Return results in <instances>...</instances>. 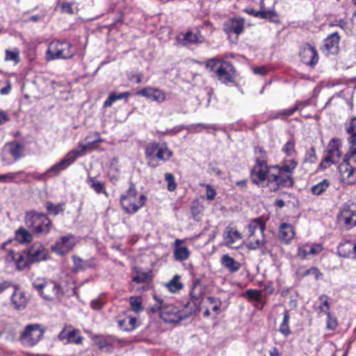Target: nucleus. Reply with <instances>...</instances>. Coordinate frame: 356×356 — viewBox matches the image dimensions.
I'll return each mask as SVG.
<instances>
[{
  "mask_svg": "<svg viewBox=\"0 0 356 356\" xmlns=\"http://www.w3.org/2000/svg\"><path fill=\"white\" fill-rule=\"evenodd\" d=\"M147 165L151 168H156L158 164L154 163V159L159 161H167L172 156V152L168 149L165 143L160 144L156 142H152L147 144L145 152Z\"/></svg>",
  "mask_w": 356,
  "mask_h": 356,
  "instance_id": "39448f33",
  "label": "nucleus"
},
{
  "mask_svg": "<svg viewBox=\"0 0 356 356\" xmlns=\"http://www.w3.org/2000/svg\"><path fill=\"white\" fill-rule=\"evenodd\" d=\"M92 143H89L87 145H83L81 146V150H72L69 152L66 156L62 159L60 162L53 165L47 172H54L56 175H58L61 170L65 169L67 166L74 162L76 157L80 156L81 153L85 152L88 148H90Z\"/></svg>",
  "mask_w": 356,
  "mask_h": 356,
  "instance_id": "9d476101",
  "label": "nucleus"
},
{
  "mask_svg": "<svg viewBox=\"0 0 356 356\" xmlns=\"http://www.w3.org/2000/svg\"><path fill=\"white\" fill-rule=\"evenodd\" d=\"M42 335H20L19 341L25 347H31L35 345Z\"/></svg>",
  "mask_w": 356,
  "mask_h": 356,
  "instance_id": "2f4dec72",
  "label": "nucleus"
},
{
  "mask_svg": "<svg viewBox=\"0 0 356 356\" xmlns=\"http://www.w3.org/2000/svg\"><path fill=\"white\" fill-rule=\"evenodd\" d=\"M6 86L0 89L1 95H8L11 90L10 81L8 79L5 81Z\"/></svg>",
  "mask_w": 356,
  "mask_h": 356,
  "instance_id": "69168bd1",
  "label": "nucleus"
},
{
  "mask_svg": "<svg viewBox=\"0 0 356 356\" xmlns=\"http://www.w3.org/2000/svg\"><path fill=\"white\" fill-rule=\"evenodd\" d=\"M296 165L297 162L291 159L286 160L281 167L279 165L273 166V168L278 169V172L277 174L268 175V188L269 190L276 191L285 186H292L293 181L291 177V174L296 168Z\"/></svg>",
  "mask_w": 356,
  "mask_h": 356,
  "instance_id": "f03ea898",
  "label": "nucleus"
},
{
  "mask_svg": "<svg viewBox=\"0 0 356 356\" xmlns=\"http://www.w3.org/2000/svg\"><path fill=\"white\" fill-rule=\"evenodd\" d=\"M339 36L337 33L330 35L325 40L321 50L327 55L337 53L339 48Z\"/></svg>",
  "mask_w": 356,
  "mask_h": 356,
  "instance_id": "412c9836",
  "label": "nucleus"
},
{
  "mask_svg": "<svg viewBox=\"0 0 356 356\" xmlns=\"http://www.w3.org/2000/svg\"><path fill=\"white\" fill-rule=\"evenodd\" d=\"M207 299L211 305L212 311L216 314H219L220 312V309L222 305L221 300L219 298L213 296H209Z\"/></svg>",
  "mask_w": 356,
  "mask_h": 356,
  "instance_id": "a18cd8bd",
  "label": "nucleus"
},
{
  "mask_svg": "<svg viewBox=\"0 0 356 356\" xmlns=\"http://www.w3.org/2000/svg\"><path fill=\"white\" fill-rule=\"evenodd\" d=\"M346 131L351 136L348 138L350 144L348 152L346 154V159H353L356 162V118H353L346 127Z\"/></svg>",
  "mask_w": 356,
  "mask_h": 356,
  "instance_id": "f3484780",
  "label": "nucleus"
},
{
  "mask_svg": "<svg viewBox=\"0 0 356 356\" xmlns=\"http://www.w3.org/2000/svg\"><path fill=\"white\" fill-rule=\"evenodd\" d=\"M206 195L207 198L209 200H214L216 195V190L209 184L206 186Z\"/></svg>",
  "mask_w": 356,
  "mask_h": 356,
  "instance_id": "e2e57ef3",
  "label": "nucleus"
},
{
  "mask_svg": "<svg viewBox=\"0 0 356 356\" xmlns=\"http://www.w3.org/2000/svg\"><path fill=\"white\" fill-rule=\"evenodd\" d=\"M75 243L76 240L72 234L63 236L51 245V249L57 254L63 255L72 250Z\"/></svg>",
  "mask_w": 356,
  "mask_h": 356,
  "instance_id": "ddd939ff",
  "label": "nucleus"
},
{
  "mask_svg": "<svg viewBox=\"0 0 356 356\" xmlns=\"http://www.w3.org/2000/svg\"><path fill=\"white\" fill-rule=\"evenodd\" d=\"M31 262L46 260L47 251L40 243L33 244L28 250Z\"/></svg>",
  "mask_w": 356,
  "mask_h": 356,
  "instance_id": "5701e85b",
  "label": "nucleus"
},
{
  "mask_svg": "<svg viewBox=\"0 0 356 356\" xmlns=\"http://www.w3.org/2000/svg\"><path fill=\"white\" fill-rule=\"evenodd\" d=\"M119 325L122 330L131 332L137 325V318L134 317H127L119 321Z\"/></svg>",
  "mask_w": 356,
  "mask_h": 356,
  "instance_id": "72a5a7b5",
  "label": "nucleus"
},
{
  "mask_svg": "<svg viewBox=\"0 0 356 356\" xmlns=\"http://www.w3.org/2000/svg\"><path fill=\"white\" fill-rule=\"evenodd\" d=\"M339 256L356 259V243L346 241L341 243L337 248Z\"/></svg>",
  "mask_w": 356,
  "mask_h": 356,
  "instance_id": "4be33fe9",
  "label": "nucleus"
},
{
  "mask_svg": "<svg viewBox=\"0 0 356 356\" xmlns=\"http://www.w3.org/2000/svg\"><path fill=\"white\" fill-rule=\"evenodd\" d=\"M183 40L184 42V44L201 42L198 35L191 31H188L184 35Z\"/></svg>",
  "mask_w": 356,
  "mask_h": 356,
  "instance_id": "09e8293b",
  "label": "nucleus"
},
{
  "mask_svg": "<svg viewBox=\"0 0 356 356\" xmlns=\"http://www.w3.org/2000/svg\"><path fill=\"white\" fill-rule=\"evenodd\" d=\"M88 184L97 193H104L107 195L104 183L97 180L95 177H88Z\"/></svg>",
  "mask_w": 356,
  "mask_h": 356,
  "instance_id": "c756f323",
  "label": "nucleus"
},
{
  "mask_svg": "<svg viewBox=\"0 0 356 356\" xmlns=\"http://www.w3.org/2000/svg\"><path fill=\"white\" fill-rule=\"evenodd\" d=\"M76 330L72 325H65L60 334H76Z\"/></svg>",
  "mask_w": 356,
  "mask_h": 356,
  "instance_id": "338daca9",
  "label": "nucleus"
},
{
  "mask_svg": "<svg viewBox=\"0 0 356 356\" xmlns=\"http://www.w3.org/2000/svg\"><path fill=\"white\" fill-rule=\"evenodd\" d=\"M289 312L286 309L284 312L283 315V320L281 323L279 328V331L282 332V334H289L290 330H289Z\"/></svg>",
  "mask_w": 356,
  "mask_h": 356,
  "instance_id": "37998d69",
  "label": "nucleus"
},
{
  "mask_svg": "<svg viewBox=\"0 0 356 356\" xmlns=\"http://www.w3.org/2000/svg\"><path fill=\"white\" fill-rule=\"evenodd\" d=\"M338 220L346 228H352L356 225V204L346 205L341 210Z\"/></svg>",
  "mask_w": 356,
  "mask_h": 356,
  "instance_id": "4468645a",
  "label": "nucleus"
},
{
  "mask_svg": "<svg viewBox=\"0 0 356 356\" xmlns=\"http://www.w3.org/2000/svg\"><path fill=\"white\" fill-rule=\"evenodd\" d=\"M45 208L49 214L56 216L60 212L63 211V204H54L52 202L47 201L45 203Z\"/></svg>",
  "mask_w": 356,
  "mask_h": 356,
  "instance_id": "ea45409f",
  "label": "nucleus"
},
{
  "mask_svg": "<svg viewBox=\"0 0 356 356\" xmlns=\"http://www.w3.org/2000/svg\"><path fill=\"white\" fill-rule=\"evenodd\" d=\"M15 238L20 243H29L33 238L32 234L24 227H20L15 232Z\"/></svg>",
  "mask_w": 356,
  "mask_h": 356,
  "instance_id": "473e14b6",
  "label": "nucleus"
},
{
  "mask_svg": "<svg viewBox=\"0 0 356 356\" xmlns=\"http://www.w3.org/2000/svg\"><path fill=\"white\" fill-rule=\"evenodd\" d=\"M47 331V327L42 325L39 323H33L26 325L22 334H31L33 332H39L40 334H43Z\"/></svg>",
  "mask_w": 356,
  "mask_h": 356,
  "instance_id": "e433bc0d",
  "label": "nucleus"
},
{
  "mask_svg": "<svg viewBox=\"0 0 356 356\" xmlns=\"http://www.w3.org/2000/svg\"><path fill=\"white\" fill-rule=\"evenodd\" d=\"M221 264L230 273L236 272L241 268V264L228 254L222 255L221 258Z\"/></svg>",
  "mask_w": 356,
  "mask_h": 356,
  "instance_id": "a878e982",
  "label": "nucleus"
},
{
  "mask_svg": "<svg viewBox=\"0 0 356 356\" xmlns=\"http://www.w3.org/2000/svg\"><path fill=\"white\" fill-rule=\"evenodd\" d=\"M314 275V277H315V278L316 280H318V277L322 275V274L320 273L319 270L316 267H312L309 269L305 270L302 273L303 276H305V275Z\"/></svg>",
  "mask_w": 356,
  "mask_h": 356,
  "instance_id": "052dcab7",
  "label": "nucleus"
},
{
  "mask_svg": "<svg viewBox=\"0 0 356 356\" xmlns=\"http://www.w3.org/2000/svg\"><path fill=\"white\" fill-rule=\"evenodd\" d=\"M6 148L15 160L20 158L23 154L24 146L17 141L7 143Z\"/></svg>",
  "mask_w": 356,
  "mask_h": 356,
  "instance_id": "bb28decb",
  "label": "nucleus"
},
{
  "mask_svg": "<svg viewBox=\"0 0 356 356\" xmlns=\"http://www.w3.org/2000/svg\"><path fill=\"white\" fill-rule=\"evenodd\" d=\"M151 281V271L144 272L136 268L133 271L130 289L137 292L147 291L149 289V284Z\"/></svg>",
  "mask_w": 356,
  "mask_h": 356,
  "instance_id": "6e6552de",
  "label": "nucleus"
},
{
  "mask_svg": "<svg viewBox=\"0 0 356 356\" xmlns=\"http://www.w3.org/2000/svg\"><path fill=\"white\" fill-rule=\"evenodd\" d=\"M302 61L307 65L314 67L318 61L316 48L309 44L302 45L299 53Z\"/></svg>",
  "mask_w": 356,
  "mask_h": 356,
  "instance_id": "dca6fc26",
  "label": "nucleus"
},
{
  "mask_svg": "<svg viewBox=\"0 0 356 356\" xmlns=\"http://www.w3.org/2000/svg\"><path fill=\"white\" fill-rule=\"evenodd\" d=\"M307 254H309L308 244L303 245L298 249L297 256L301 259H305Z\"/></svg>",
  "mask_w": 356,
  "mask_h": 356,
  "instance_id": "bf43d9fd",
  "label": "nucleus"
},
{
  "mask_svg": "<svg viewBox=\"0 0 356 356\" xmlns=\"http://www.w3.org/2000/svg\"><path fill=\"white\" fill-rule=\"evenodd\" d=\"M180 279V276L178 275H176L174 276L172 280H170L167 284V287L169 289V290L172 292H177V291L180 290L183 285L179 281Z\"/></svg>",
  "mask_w": 356,
  "mask_h": 356,
  "instance_id": "c03bdc74",
  "label": "nucleus"
},
{
  "mask_svg": "<svg viewBox=\"0 0 356 356\" xmlns=\"http://www.w3.org/2000/svg\"><path fill=\"white\" fill-rule=\"evenodd\" d=\"M244 29V20L241 17H233L227 19L223 24V30L227 33H234L241 34Z\"/></svg>",
  "mask_w": 356,
  "mask_h": 356,
  "instance_id": "6ab92c4d",
  "label": "nucleus"
},
{
  "mask_svg": "<svg viewBox=\"0 0 356 356\" xmlns=\"http://www.w3.org/2000/svg\"><path fill=\"white\" fill-rule=\"evenodd\" d=\"M165 180L168 183V190L174 191L177 188V184L175 181V177L172 174L167 172L165 174Z\"/></svg>",
  "mask_w": 356,
  "mask_h": 356,
  "instance_id": "8fccbe9b",
  "label": "nucleus"
},
{
  "mask_svg": "<svg viewBox=\"0 0 356 356\" xmlns=\"http://www.w3.org/2000/svg\"><path fill=\"white\" fill-rule=\"evenodd\" d=\"M283 151L289 156L296 153L295 142L293 140H289L283 147Z\"/></svg>",
  "mask_w": 356,
  "mask_h": 356,
  "instance_id": "603ef678",
  "label": "nucleus"
},
{
  "mask_svg": "<svg viewBox=\"0 0 356 356\" xmlns=\"http://www.w3.org/2000/svg\"><path fill=\"white\" fill-rule=\"evenodd\" d=\"M327 316V329L329 330H334L338 325L337 320L335 317H332L329 312L325 311Z\"/></svg>",
  "mask_w": 356,
  "mask_h": 356,
  "instance_id": "3c124183",
  "label": "nucleus"
},
{
  "mask_svg": "<svg viewBox=\"0 0 356 356\" xmlns=\"http://www.w3.org/2000/svg\"><path fill=\"white\" fill-rule=\"evenodd\" d=\"M323 250V248L321 245H309V254L316 255L318 254L321 250Z\"/></svg>",
  "mask_w": 356,
  "mask_h": 356,
  "instance_id": "0e129e2a",
  "label": "nucleus"
},
{
  "mask_svg": "<svg viewBox=\"0 0 356 356\" xmlns=\"http://www.w3.org/2000/svg\"><path fill=\"white\" fill-rule=\"evenodd\" d=\"M137 95L151 99L159 104L164 102L166 99L163 91L158 88H145L137 92Z\"/></svg>",
  "mask_w": 356,
  "mask_h": 356,
  "instance_id": "aec40b11",
  "label": "nucleus"
},
{
  "mask_svg": "<svg viewBox=\"0 0 356 356\" xmlns=\"http://www.w3.org/2000/svg\"><path fill=\"white\" fill-rule=\"evenodd\" d=\"M92 341L99 349L109 350L111 343L104 338V335H93Z\"/></svg>",
  "mask_w": 356,
  "mask_h": 356,
  "instance_id": "79ce46f5",
  "label": "nucleus"
},
{
  "mask_svg": "<svg viewBox=\"0 0 356 356\" xmlns=\"http://www.w3.org/2000/svg\"><path fill=\"white\" fill-rule=\"evenodd\" d=\"M341 145L339 139L333 138L327 146V155L323 159L319 164L321 169H325L332 164L337 163L341 156L340 148Z\"/></svg>",
  "mask_w": 356,
  "mask_h": 356,
  "instance_id": "1a4fd4ad",
  "label": "nucleus"
},
{
  "mask_svg": "<svg viewBox=\"0 0 356 356\" xmlns=\"http://www.w3.org/2000/svg\"><path fill=\"white\" fill-rule=\"evenodd\" d=\"M295 232L292 225L282 223L279 228V238L283 243L288 244L294 238Z\"/></svg>",
  "mask_w": 356,
  "mask_h": 356,
  "instance_id": "393cba45",
  "label": "nucleus"
},
{
  "mask_svg": "<svg viewBox=\"0 0 356 356\" xmlns=\"http://www.w3.org/2000/svg\"><path fill=\"white\" fill-rule=\"evenodd\" d=\"M6 259L8 261H15L17 268L19 270L24 269L32 264L27 250L21 252L15 253L13 250H10Z\"/></svg>",
  "mask_w": 356,
  "mask_h": 356,
  "instance_id": "a211bd4d",
  "label": "nucleus"
},
{
  "mask_svg": "<svg viewBox=\"0 0 356 356\" xmlns=\"http://www.w3.org/2000/svg\"><path fill=\"white\" fill-rule=\"evenodd\" d=\"M76 54V49L67 41H52L47 51L48 60L68 59Z\"/></svg>",
  "mask_w": 356,
  "mask_h": 356,
  "instance_id": "0eeeda50",
  "label": "nucleus"
},
{
  "mask_svg": "<svg viewBox=\"0 0 356 356\" xmlns=\"http://www.w3.org/2000/svg\"><path fill=\"white\" fill-rule=\"evenodd\" d=\"M24 222L27 227L38 234H47L52 226V222L47 215L35 211H27Z\"/></svg>",
  "mask_w": 356,
  "mask_h": 356,
  "instance_id": "7ed1b4c3",
  "label": "nucleus"
},
{
  "mask_svg": "<svg viewBox=\"0 0 356 356\" xmlns=\"http://www.w3.org/2000/svg\"><path fill=\"white\" fill-rule=\"evenodd\" d=\"M222 62V60H218L216 58L209 59L206 63L207 69H209L211 72H214L216 73V68L220 63Z\"/></svg>",
  "mask_w": 356,
  "mask_h": 356,
  "instance_id": "6e6d98bb",
  "label": "nucleus"
},
{
  "mask_svg": "<svg viewBox=\"0 0 356 356\" xmlns=\"http://www.w3.org/2000/svg\"><path fill=\"white\" fill-rule=\"evenodd\" d=\"M225 244L231 248H238L242 241V234L236 227L228 225L223 231Z\"/></svg>",
  "mask_w": 356,
  "mask_h": 356,
  "instance_id": "2eb2a0df",
  "label": "nucleus"
},
{
  "mask_svg": "<svg viewBox=\"0 0 356 356\" xmlns=\"http://www.w3.org/2000/svg\"><path fill=\"white\" fill-rule=\"evenodd\" d=\"M350 161H353V159H346L345 157L343 163H341L338 168L341 173L342 181L348 184H353L355 182V180L352 178L355 169L349 164L348 162Z\"/></svg>",
  "mask_w": 356,
  "mask_h": 356,
  "instance_id": "b1692460",
  "label": "nucleus"
},
{
  "mask_svg": "<svg viewBox=\"0 0 356 356\" xmlns=\"http://www.w3.org/2000/svg\"><path fill=\"white\" fill-rule=\"evenodd\" d=\"M243 296L249 300H254L256 302H260L262 299L261 292L254 289H248Z\"/></svg>",
  "mask_w": 356,
  "mask_h": 356,
  "instance_id": "a19ab883",
  "label": "nucleus"
},
{
  "mask_svg": "<svg viewBox=\"0 0 356 356\" xmlns=\"http://www.w3.org/2000/svg\"><path fill=\"white\" fill-rule=\"evenodd\" d=\"M129 303L134 312H139L143 309L142 307V298L140 296H131L129 298Z\"/></svg>",
  "mask_w": 356,
  "mask_h": 356,
  "instance_id": "49530a36",
  "label": "nucleus"
},
{
  "mask_svg": "<svg viewBox=\"0 0 356 356\" xmlns=\"http://www.w3.org/2000/svg\"><path fill=\"white\" fill-rule=\"evenodd\" d=\"M61 10L63 13L71 14L73 13L72 6L68 2H64L62 4Z\"/></svg>",
  "mask_w": 356,
  "mask_h": 356,
  "instance_id": "774afa93",
  "label": "nucleus"
},
{
  "mask_svg": "<svg viewBox=\"0 0 356 356\" xmlns=\"http://www.w3.org/2000/svg\"><path fill=\"white\" fill-rule=\"evenodd\" d=\"M16 173L8 172L5 175H0V182L9 183L14 181L16 177Z\"/></svg>",
  "mask_w": 356,
  "mask_h": 356,
  "instance_id": "13d9d810",
  "label": "nucleus"
},
{
  "mask_svg": "<svg viewBox=\"0 0 356 356\" xmlns=\"http://www.w3.org/2000/svg\"><path fill=\"white\" fill-rule=\"evenodd\" d=\"M271 168H273V166L268 167L266 161H262L261 163L256 162L251 171V179L252 181L259 185L264 184L266 179L268 181V175L273 174L270 172Z\"/></svg>",
  "mask_w": 356,
  "mask_h": 356,
  "instance_id": "f8f14e48",
  "label": "nucleus"
},
{
  "mask_svg": "<svg viewBox=\"0 0 356 356\" xmlns=\"http://www.w3.org/2000/svg\"><path fill=\"white\" fill-rule=\"evenodd\" d=\"M76 335H58V338L60 340L67 339V343L74 342L75 343H81L83 340V337L81 336H79L76 338Z\"/></svg>",
  "mask_w": 356,
  "mask_h": 356,
  "instance_id": "5fc2aeb1",
  "label": "nucleus"
},
{
  "mask_svg": "<svg viewBox=\"0 0 356 356\" xmlns=\"http://www.w3.org/2000/svg\"><path fill=\"white\" fill-rule=\"evenodd\" d=\"M204 293V287L201 284L200 279H195L193 281L190 295L195 300L199 299Z\"/></svg>",
  "mask_w": 356,
  "mask_h": 356,
  "instance_id": "7c9ffc66",
  "label": "nucleus"
},
{
  "mask_svg": "<svg viewBox=\"0 0 356 356\" xmlns=\"http://www.w3.org/2000/svg\"><path fill=\"white\" fill-rule=\"evenodd\" d=\"M216 70V75L218 80L223 83L234 81L236 78V69L230 62L222 60Z\"/></svg>",
  "mask_w": 356,
  "mask_h": 356,
  "instance_id": "9b49d317",
  "label": "nucleus"
},
{
  "mask_svg": "<svg viewBox=\"0 0 356 356\" xmlns=\"http://www.w3.org/2000/svg\"><path fill=\"white\" fill-rule=\"evenodd\" d=\"M306 160L311 163H314L316 162L317 157L316 156V152L314 147H312L307 152L306 155Z\"/></svg>",
  "mask_w": 356,
  "mask_h": 356,
  "instance_id": "680f3d73",
  "label": "nucleus"
},
{
  "mask_svg": "<svg viewBox=\"0 0 356 356\" xmlns=\"http://www.w3.org/2000/svg\"><path fill=\"white\" fill-rule=\"evenodd\" d=\"M330 186V182L327 179H323L320 183L313 186L311 188L313 194L319 195L322 194Z\"/></svg>",
  "mask_w": 356,
  "mask_h": 356,
  "instance_id": "58836bf2",
  "label": "nucleus"
},
{
  "mask_svg": "<svg viewBox=\"0 0 356 356\" xmlns=\"http://www.w3.org/2000/svg\"><path fill=\"white\" fill-rule=\"evenodd\" d=\"M247 228L249 232L248 248L250 250L259 249L263 254L270 252L271 250L264 235L265 222L261 218H255L249 222Z\"/></svg>",
  "mask_w": 356,
  "mask_h": 356,
  "instance_id": "f257e3e1",
  "label": "nucleus"
},
{
  "mask_svg": "<svg viewBox=\"0 0 356 356\" xmlns=\"http://www.w3.org/2000/svg\"><path fill=\"white\" fill-rule=\"evenodd\" d=\"M72 259L74 261V271L78 272L80 270H83L89 268H93L94 265L91 261L88 260H83L80 257L74 255L72 257Z\"/></svg>",
  "mask_w": 356,
  "mask_h": 356,
  "instance_id": "cd10ccee",
  "label": "nucleus"
},
{
  "mask_svg": "<svg viewBox=\"0 0 356 356\" xmlns=\"http://www.w3.org/2000/svg\"><path fill=\"white\" fill-rule=\"evenodd\" d=\"M33 286L40 296L46 300H59L64 294L60 284L53 280H38L33 282Z\"/></svg>",
  "mask_w": 356,
  "mask_h": 356,
  "instance_id": "20e7f679",
  "label": "nucleus"
},
{
  "mask_svg": "<svg viewBox=\"0 0 356 356\" xmlns=\"http://www.w3.org/2000/svg\"><path fill=\"white\" fill-rule=\"evenodd\" d=\"M6 60H13L16 63H18L20 61L19 58V51L17 49L14 51L6 50Z\"/></svg>",
  "mask_w": 356,
  "mask_h": 356,
  "instance_id": "de8ad7c7",
  "label": "nucleus"
},
{
  "mask_svg": "<svg viewBox=\"0 0 356 356\" xmlns=\"http://www.w3.org/2000/svg\"><path fill=\"white\" fill-rule=\"evenodd\" d=\"M190 251L186 246L175 247L174 257L178 261H184L189 257Z\"/></svg>",
  "mask_w": 356,
  "mask_h": 356,
  "instance_id": "c9c22d12",
  "label": "nucleus"
},
{
  "mask_svg": "<svg viewBox=\"0 0 356 356\" xmlns=\"http://www.w3.org/2000/svg\"><path fill=\"white\" fill-rule=\"evenodd\" d=\"M254 153L257 156L255 159L257 163H261L262 161H266V152L262 148L259 147H255Z\"/></svg>",
  "mask_w": 356,
  "mask_h": 356,
  "instance_id": "4d7b16f0",
  "label": "nucleus"
},
{
  "mask_svg": "<svg viewBox=\"0 0 356 356\" xmlns=\"http://www.w3.org/2000/svg\"><path fill=\"white\" fill-rule=\"evenodd\" d=\"M129 95H130V93L129 92H121L119 95H116L114 92H111L109 94L108 97L104 102V107H109L116 100L121 99L122 98H128L129 97Z\"/></svg>",
  "mask_w": 356,
  "mask_h": 356,
  "instance_id": "f704fd0d",
  "label": "nucleus"
},
{
  "mask_svg": "<svg viewBox=\"0 0 356 356\" xmlns=\"http://www.w3.org/2000/svg\"><path fill=\"white\" fill-rule=\"evenodd\" d=\"M256 17L261 19H270L272 22L278 21V16L276 12L273 10H260L256 14Z\"/></svg>",
  "mask_w": 356,
  "mask_h": 356,
  "instance_id": "4c0bfd02",
  "label": "nucleus"
},
{
  "mask_svg": "<svg viewBox=\"0 0 356 356\" xmlns=\"http://www.w3.org/2000/svg\"><path fill=\"white\" fill-rule=\"evenodd\" d=\"M146 199L143 194L138 195L135 185L131 182L127 193L122 195L120 200L127 213H134L145 204Z\"/></svg>",
  "mask_w": 356,
  "mask_h": 356,
  "instance_id": "423d86ee",
  "label": "nucleus"
},
{
  "mask_svg": "<svg viewBox=\"0 0 356 356\" xmlns=\"http://www.w3.org/2000/svg\"><path fill=\"white\" fill-rule=\"evenodd\" d=\"M298 109V105L296 104L293 107L291 108L284 109L280 113H277V116L275 118H279L280 116H282L281 118H287L294 113Z\"/></svg>",
  "mask_w": 356,
  "mask_h": 356,
  "instance_id": "864d4df0",
  "label": "nucleus"
},
{
  "mask_svg": "<svg viewBox=\"0 0 356 356\" xmlns=\"http://www.w3.org/2000/svg\"><path fill=\"white\" fill-rule=\"evenodd\" d=\"M12 303L16 309H23L25 307L27 300L23 293L20 291H15L12 296Z\"/></svg>",
  "mask_w": 356,
  "mask_h": 356,
  "instance_id": "c85d7f7f",
  "label": "nucleus"
}]
</instances>
